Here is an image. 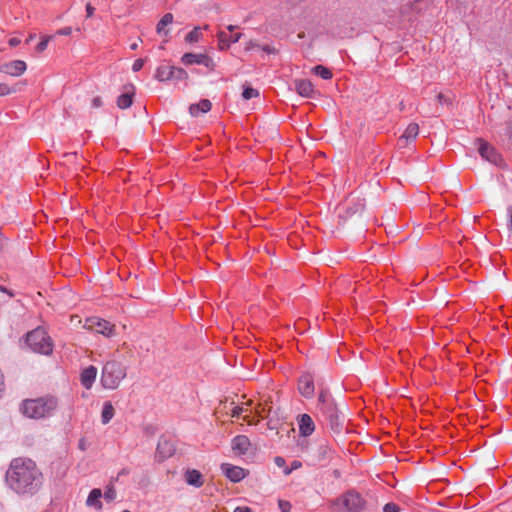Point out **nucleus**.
<instances>
[{"label": "nucleus", "instance_id": "38", "mask_svg": "<svg viewBox=\"0 0 512 512\" xmlns=\"http://www.w3.org/2000/svg\"><path fill=\"white\" fill-rule=\"evenodd\" d=\"M143 65H144V60L143 59H141V58L136 59L134 61L133 65H132V70L134 72H137V71L142 69Z\"/></svg>", "mask_w": 512, "mask_h": 512}, {"label": "nucleus", "instance_id": "19", "mask_svg": "<svg viewBox=\"0 0 512 512\" xmlns=\"http://www.w3.org/2000/svg\"><path fill=\"white\" fill-rule=\"evenodd\" d=\"M102 495L103 494H102L101 489H99V488L92 489L87 497V500H86L87 506L93 507L96 510H101L102 509V502H101Z\"/></svg>", "mask_w": 512, "mask_h": 512}, {"label": "nucleus", "instance_id": "9", "mask_svg": "<svg viewBox=\"0 0 512 512\" xmlns=\"http://www.w3.org/2000/svg\"><path fill=\"white\" fill-rule=\"evenodd\" d=\"M221 471L230 481L235 483L243 480L247 474L243 468L229 463H223L221 465Z\"/></svg>", "mask_w": 512, "mask_h": 512}, {"label": "nucleus", "instance_id": "33", "mask_svg": "<svg viewBox=\"0 0 512 512\" xmlns=\"http://www.w3.org/2000/svg\"><path fill=\"white\" fill-rule=\"evenodd\" d=\"M318 400H319V404H320V409L323 406H326L328 401H333L330 398V395L328 394V392H326V391H321L320 392Z\"/></svg>", "mask_w": 512, "mask_h": 512}, {"label": "nucleus", "instance_id": "41", "mask_svg": "<svg viewBox=\"0 0 512 512\" xmlns=\"http://www.w3.org/2000/svg\"><path fill=\"white\" fill-rule=\"evenodd\" d=\"M256 47H258V44L255 41L250 40L249 42L246 43L245 50L250 51Z\"/></svg>", "mask_w": 512, "mask_h": 512}, {"label": "nucleus", "instance_id": "29", "mask_svg": "<svg viewBox=\"0 0 512 512\" xmlns=\"http://www.w3.org/2000/svg\"><path fill=\"white\" fill-rule=\"evenodd\" d=\"M201 28L200 27H195L192 31H190L187 35H186V38L185 40L187 42H190V43H193V42H198L200 37H201Z\"/></svg>", "mask_w": 512, "mask_h": 512}, {"label": "nucleus", "instance_id": "23", "mask_svg": "<svg viewBox=\"0 0 512 512\" xmlns=\"http://www.w3.org/2000/svg\"><path fill=\"white\" fill-rule=\"evenodd\" d=\"M419 134V126L416 123H410L407 128L405 129L404 133L399 139V143L402 141H411L414 140L417 135Z\"/></svg>", "mask_w": 512, "mask_h": 512}, {"label": "nucleus", "instance_id": "11", "mask_svg": "<svg viewBox=\"0 0 512 512\" xmlns=\"http://www.w3.org/2000/svg\"><path fill=\"white\" fill-rule=\"evenodd\" d=\"M27 69V65L23 60H13L0 66V72L10 76H21Z\"/></svg>", "mask_w": 512, "mask_h": 512}, {"label": "nucleus", "instance_id": "16", "mask_svg": "<svg viewBox=\"0 0 512 512\" xmlns=\"http://www.w3.org/2000/svg\"><path fill=\"white\" fill-rule=\"evenodd\" d=\"M298 427L301 436H310L315 430L313 419L308 414H302L298 417Z\"/></svg>", "mask_w": 512, "mask_h": 512}, {"label": "nucleus", "instance_id": "50", "mask_svg": "<svg viewBox=\"0 0 512 512\" xmlns=\"http://www.w3.org/2000/svg\"><path fill=\"white\" fill-rule=\"evenodd\" d=\"M236 28H237V26H235V25H228V26H227V30H228L229 32H233Z\"/></svg>", "mask_w": 512, "mask_h": 512}, {"label": "nucleus", "instance_id": "25", "mask_svg": "<svg viewBox=\"0 0 512 512\" xmlns=\"http://www.w3.org/2000/svg\"><path fill=\"white\" fill-rule=\"evenodd\" d=\"M114 407L111 402L107 401L103 404L102 413H101V421L103 424H107L114 416Z\"/></svg>", "mask_w": 512, "mask_h": 512}, {"label": "nucleus", "instance_id": "48", "mask_svg": "<svg viewBox=\"0 0 512 512\" xmlns=\"http://www.w3.org/2000/svg\"><path fill=\"white\" fill-rule=\"evenodd\" d=\"M3 389H4V380H3V374L0 371V394L2 393Z\"/></svg>", "mask_w": 512, "mask_h": 512}, {"label": "nucleus", "instance_id": "30", "mask_svg": "<svg viewBox=\"0 0 512 512\" xmlns=\"http://www.w3.org/2000/svg\"><path fill=\"white\" fill-rule=\"evenodd\" d=\"M242 96L245 100H250L252 98H256L259 96V91L252 87H245L242 93Z\"/></svg>", "mask_w": 512, "mask_h": 512}, {"label": "nucleus", "instance_id": "10", "mask_svg": "<svg viewBox=\"0 0 512 512\" xmlns=\"http://www.w3.org/2000/svg\"><path fill=\"white\" fill-rule=\"evenodd\" d=\"M181 60L185 65L199 64L207 68H212L214 65L213 60L205 54L186 53Z\"/></svg>", "mask_w": 512, "mask_h": 512}, {"label": "nucleus", "instance_id": "12", "mask_svg": "<svg viewBox=\"0 0 512 512\" xmlns=\"http://www.w3.org/2000/svg\"><path fill=\"white\" fill-rule=\"evenodd\" d=\"M175 452V447L173 443L165 438H161L158 442L156 449V456L159 461H163L170 456H172Z\"/></svg>", "mask_w": 512, "mask_h": 512}, {"label": "nucleus", "instance_id": "43", "mask_svg": "<svg viewBox=\"0 0 512 512\" xmlns=\"http://www.w3.org/2000/svg\"><path fill=\"white\" fill-rule=\"evenodd\" d=\"M20 43H21V40L17 37H12L9 39V45L11 47H15V46L19 45Z\"/></svg>", "mask_w": 512, "mask_h": 512}, {"label": "nucleus", "instance_id": "13", "mask_svg": "<svg viewBox=\"0 0 512 512\" xmlns=\"http://www.w3.org/2000/svg\"><path fill=\"white\" fill-rule=\"evenodd\" d=\"M478 142V151L482 158L486 159L491 163L498 164V162L500 161V155L495 151V149L482 140H478Z\"/></svg>", "mask_w": 512, "mask_h": 512}, {"label": "nucleus", "instance_id": "22", "mask_svg": "<svg viewBox=\"0 0 512 512\" xmlns=\"http://www.w3.org/2000/svg\"><path fill=\"white\" fill-rule=\"evenodd\" d=\"M185 481L187 484L194 487H201L203 485L202 474L195 469L187 470L185 473Z\"/></svg>", "mask_w": 512, "mask_h": 512}, {"label": "nucleus", "instance_id": "20", "mask_svg": "<svg viewBox=\"0 0 512 512\" xmlns=\"http://www.w3.org/2000/svg\"><path fill=\"white\" fill-rule=\"evenodd\" d=\"M173 68L174 66H170L168 64L158 66L155 72V78L161 82L172 80Z\"/></svg>", "mask_w": 512, "mask_h": 512}, {"label": "nucleus", "instance_id": "8", "mask_svg": "<svg viewBox=\"0 0 512 512\" xmlns=\"http://www.w3.org/2000/svg\"><path fill=\"white\" fill-rule=\"evenodd\" d=\"M298 390L305 398H312L315 391L314 379L310 373H304L298 380Z\"/></svg>", "mask_w": 512, "mask_h": 512}, {"label": "nucleus", "instance_id": "6", "mask_svg": "<svg viewBox=\"0 0 512 512\" xmlns=\"http://www.w3.org/2000/svg\"><path fill=\"white\" fill-rule=\"evenodd\" d=\"M85 327L106 337H112L115 331V326L113 324L97 317L88 318L86 320Z\"/></svg>", "mask_w": 512, "mask_h": 512}, {"label": "nucleus", "instance_id": "24", "mask_svg": "<svg viewBox=\"0 0 512 512\" xmlns=\"http://www.w3.org/2000/svg\"><path fill=\"white\" fill-rule=\"evenodd\" d=\"M172 22H173V15L171 13H166L157 24V33L161 36H167L168 31L165 28H166V26L170 25Z\"/></svg>", "mask_w": 512, "mask_h": 512}, {"label": "nucleus", "instance_id": "14", "mask_svg": "<svg viewBox=\"0 0 512 512\" xmlns=\"http://www.w3.org/2000/svg\"><path fill=\"white\" fill-rule=\"evenodd\" d=\"M232 450L238 455H245L251 448V442L246 435H238L232 439Z\"/></svg>", "mask_w": 512, "mask_h": 512}, {"label": "nucleus", "instance_id": "34", "mask_svg": "<svg viewBox=\"0 0 512 512\" xmlns=\"http://www.w3.org/2000/svg\"><path fill=\"white\" fill-rule=\"evenodd\" d=\"M108 501H113L116 498V490L113 486L107 487L106 491L102 495Z\"/></svg>", "mask_w": 512, "mask_h": 512}, {"label": "nucleus", "instance_id": "27", "mask_svg": "<svg viewBox=\"0 0 512 512\" xmlns=\"http://www.w3.org/2000/svg\"><path fill=\"white\" fill-rule=\"evenodd\" d=\"M132 95L129 94V93H124V94H121L118 98H117V106L120 108V109H126L128 107H130L132 105Z\"/></svg>", "mask_w": 512, "mask_h": 512}, {"label": "nucleus", "instance_id": "4", "mask_svg": "<svg viewBox=\"0 0 512 512\" xmlns=\"http://www.w3.org/2000/svg\"><path fill=\"white\" fill-rule=\"evenodd\" d=\"M330 507L333 512H362L366 501L358 492L349 490L331 500Z\"/></svg>", "mask_w": 512, "mask_h": 512}, {"label": "nucleus", "instance_id": "52", "mask_svg": "<svg viewBox=\"0 0 512 512\" xmlns=\"http://www.w3.org/2000/svg\"><path fill=\"white\" fill-rule=\"evenodd\" d=\"M137 47H138L137 43H133V44L130 46V48H131L132 50L137 49Z\"/></svg>", "mask_w": 512, "mask_h": 512}, {"label": "nucleus", "instance_id": "45", "mask_svg": "<svg viewBox=\"0 0 512 512\" xmlns=\"http://www.w3.org/2000/svg\"><path fill=\"white\" fill-rule=\"evenodd\" d=\"M94 7L91 5V4H87L86 5V13H87V17H91L94 13Z\"/></svg>", "mask_w": 512, "mask_h": 512}, {"label": "nucleus", "instance_id": "40", "mask_svg": "<svg viewBox=\"0 0 512 512\" xmlns=\"http://www.w3.org/2000/svg\"><path fill=\"white\" fill-rule=\"evenodd\" d=\"M56 33H57V35L68 36L72 33V28L64 27V28L59 29Z\"/></svg>", "mask_w": 512, "mask_h": 512}, {"label": "nucleus", "instance_id": "28", "mask_svg": "<svg viewBox=\"0 0 512 512\" xmlns=\"http://www.w3.org/2000/svg\"><path fill=\"white\" fill-rule=\"evenodd\" d=\"M313 72H314V74H316L317 76H320L322 79H325V80H328L332 77V72L328 68H326L322 65L315 66L313 68Z\"/></svg>", "mask_w": 512, "mask_h": 512}, {"label": "nucleus", "instance_id": "51", "mask_svg": "<svg viewBox=\"0 0 512 512\" xmlns=\"http://www.w3.org/2000/svg\"><path fill=\"white\" fill-rule=\"evenodd\" d=\"M34 37H35L34 34H30L29 37L26 40V43H29L30 41H32L34 39Z\"/></svg>", "mask_w": 512, "mask_h": 512}, {"label": "nucleus", "instance_id": "46", "mask_svg": "<svg viewBox=\"0 0 512 512\" xmlns=\"http://www.w3.org/2000/svg\"><path fill=\"white\" fill-rule=\"evenodd\" d=\"M275 464L279 467H282L285 464L284 458L278 456L275 458Z\"/></svg>", "mask_w": 512, "mask_h": 512}, {"label": "nucleus", "instance_id": "47", "mask_svg": "<svg viewBox=\"0 0 512 512\" xmlns=\"http://www.w3.org/2000/svg\"><path fill=\"white\" fill-rule=\"evenodd\" d=\"M234 512H252L248 507H237Z\"/></svg>", "mask_w": 512, "mask_h": 512}, {"label": "nucleus", "instance_id": "3", "mask_svg": "<svg viewBox=\"0 0 512 512\" xmlns=\"http://www.w3.org/2000/svg\"><path fill=\"white\" fill-rule=\"evenodd\" d=\"M127 376V366L117 360L107 361L101 371V384L105 389L115 390Z\"/></svg>", "mask_w": 512, "mask_h": 512}, {"label": "nucleus", "instance_id": "36", "mask_svg": "<svg viewBox=\"0 0 512 512\" xmlns=\"http://www.w3.org/2000/svg\"><path fill=\"white\" fill-rule=\"evenodd\" d=\"M437 100L438 102L441 104V105H448L451 103V98L450 96L446 95V94H443V93H439L437 95Z\"/></svg>", "mask_w": 512, "mask_h": 512}, {"label": "nucleus", "instance_id": "53", "mask_svg": "<svg viewBox=\"0 0 512 512\" xmlns=\"http://www.w3.org/2000/svg\"><path fill=\"white\" fill-rule=\"evenodd\" d=\"M83 447H84V444L81 442L80 443V448L83 449Z\"/></svg>", "mask_w": 512, "mask_h": 512}, {"label": "nucleus", "instance_id": "32", "mask_svg": "<svg viewBox=\"0 0 512 512\" xmlns=\"http://www.w3.org/2000/svg\"><path fill=\"white\" fill-rule=\"evenodd\" d=\"M52 39V36H43L41 38V41L38 43V45L36 46V51L41 53L43 52L44 50H46L47 46H48V43L49 41Z\"/></svg>", "mask_w": 512, "mask_h": 512}, {"label": "nucleus", "instance_id": "5", "mask_svg": "<svg viewBox=\"0 0 512 512\" xmlns=\"http://www.w3.org/2000/svg\"><path fill=\"white\" fill-rule=\"evenodd\" d=\"M26 343L35 353L50 355L53 351V342L45 329L41 327L27 333Z\"/></svg>", "mask_w": 512, "mask_h": 512}, {"label": "nucleus", "instance_id": "15", "mask_svg": "<svg viewBox=\"0 0 512 512\" xmlns=\"http://www.w3.org/2000/svg\"><path fill=\"white\" fill-rule=\"evenodd\" d=\"M97 373V368L93 365H90L83 369L80 373L81 385L86 389H91L96 380Z\"/></svg>", "mask_w": 512, "mask_h": 512}, {"label": "nucleus", "instance_id": "42", "mask_svg": "<svg viewBox=\"0 0 512 512\" xmlns=\"http://www.w3.org/2000/svg\"><path fill=\"white\" fill-rule=\"evenodd\" d=\"M102 105H103V103H102V100H101V98H100V97H95V98H93V100H92V106H93L94 108H99V107H101Z\"/></svg>", "mask_w": 512, "mask_h": 512}, {"label": "nucleus", "instance_id": "18", "mask_svg": "<svg viewBox=\"0 0 512 512\" xmlns=\"http://www.w3.org/2000/svg\"><path fill=\"white\" fill-rule=\"evenodd\" d=\"M295 89L300 96L306 98H313L316 93L311 81L307 79L296 80Z\"/></svg>", "mask_w": 512, "mask_h": 512}, {"label": "nucleus", "instance_id": "1", "mask_svg": "<svg viewBox=\"0 0 512 512\" xmlns=\"http://www.w3.org/2000/svg\"><path fill=\"white\" fill-rule=\"evenodd\" d=\"M44 476L30 458H14L6 472L8 487L20 496H33L42 487Z\"/></svg>", "mask_w": 512, "mask_h": 512}, {"label": "nucleus", "instance_id": "21", "mask_svg": "<svg viewBox=\"0 0 512 512\" xmlns=\"http://www.w3.org/2000/svg\"><path fill=\"white\" fill-rule=\"evenodd\" d=\"M211 107V102L208 99H203L199 103L190 105L189 112L192 116L197 117L201 113L210 111Z\"/></svg>", "mask_w": 512, "mask_h": 512}, {"label": "nucleus", "instance_id": "7", "mask_svg": "<svg viewBox=\"0 0 512 512\" xmlns=\"http://www.w3.org/2000/svg\"><path fill=\"white\" fill-rule=\"evenodd\" d=\"M321 411L327 417L331 429L334 431H340L342 424L339 419L338 409L333 401H328L326 406L321 408Z\"/></svg>", "mask_w": 512, "mask_h": 512}, {"label": "nucleus", "instance_id": "26", "mask_svg": "<svg viewBox=\"0 0 512 512\" xmlns=\"http://www.w3.org/2000/svg\"><path fill=\"white\" fill-rule=\"evenodd\" d=\"M252 401L249 400L246 402L245 406H235L232 409V417H239L244 414V420H246L249 424L251 421L249 420V414H248V406H251Z\"/></svg>", "mask_w": 512, "mask_h": 512}, {"label": "nucleus", "instance_id": "37", "mask_svg": "<svg viewBox=\"0 0 512 512\" xmlns=\"http://www.w3.org/2000/svg\"><path fill=\"white\" fill-rule=\"evenodd\" d=\"M384 512H399V507L394 503H387L384 508Z\"/></svg>", "mask_w": 512, "mask_h": 512}, {"label": "nucleus", "instance_id": "44", "mask_svg": "<svg viewBox=\"0 0 512 512\" xmlns=\"http://www.w3.org/2000/svg\"><path fill=\"white\" fill-rule=\"evenodd\" d=\"M507 215H508L509 229L512 231V205L508 208Z\"/></svg>", "mask_w": 512, "mask_h": 512}, {"label": "nucleus", "instance_id": "31", "mask_svg": "<svg viewBox=\"0 0 512 512\" xmlns=\"http://www.w3.org/2000/svg\"><path fill=\"white\" fill-rule=\"evenodd\" d=\"M187 77H188V74L184 69L178 68V67L173 68L172 80L181 81V80H185Z\"/></svg>", "mask_w": 512, "mask_h": 512}, {"label": "nucleus", "instance_id": "49", "mask_svg": "<svg viewBox=\"0 0 512 512\" xmlns=\"http://www.w3.org/2000/svg\"><path fill=\"white\" fill-rule=\"evenodd\" d=\"M263 51H265L267 53H272V52H274V49L270 48L269 46H264Z\"/></svg>", "mask_w": 512, "mask_h": 512}, {"label": "nucleus", "instance_id": "2", "mask_svg": "<svg viewBox=\"0 0 512 512\" xmlns=\"http://www.w3.org/2000/svg\"><path fill=\"white\" fill-rule=\"evenodd\" d=\"M58 407V400L54 396L37 399H27L21 405L22 413L32 419H41L51 416Z\"/></svg>", "mask_w": 512, "mask_h": 512}, {"label": "nucleus", "instance_id": "54", "mask_svg": "<svg viewBox=\"0 0 512 512\" xmlns=\"http://www.w3.org/2000/svg\"><path fill=\"white\" fill-rule=\"evenodd\" d=\"M122 512H130L129 510H123Z\"/></svg>", "mask_w": 512, "mask_h": 512}, {"label": "nucleus", "instance_id": "39", "mask_svg": "<svg viewBox=\"0 0 512 512\" xmlns=\"http://www.w3.org/2000/svg\"><path fill=\"white\" fill-rule=\"evenodd\" d=\"M279 508L281 509L282 512H290L291 504L288 501L280 500Z\"/></svg>", "mask_w": 512, "mask_h": 512}, {"label": "nucleus", "instance_id": "17", "mask_svg": "<svg viewBox=\"0 0 512 512\" xmlns=\"http://www.w3.org/2000/svg\"><path fill=\"white\" fill-rule=\"evenodd\" d=\"M242 37L241 33H235L233 35H229L224 31H220L217 34L218 39V47L220 50H227L231 44L237 43Z\"/></svg>", "mask_w": 512, "mask_h": 512}, {"label": "nucleus", "instance_id": "35", "mask_svg": "<svg viewBox=\"0 0 512 512\" xmlns=\"http://www.w3.org/2000/svg\"><path fill=\"white\" fill-rule=\"evenodd\" d=\"M13 92H15V90L10 88L7 84H5V83L0 84V96H6Z\"/></svg>", "mask_w": 512, "mask_h": 512}]
</instances>
